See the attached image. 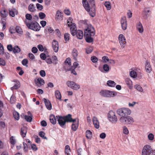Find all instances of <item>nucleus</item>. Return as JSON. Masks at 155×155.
<instances>
[{"instance_id": "obj_21", "label": "nucleus", "mask_w": 155, "mask_h": 155, "mask_svg": "<svg viewBox=\"0 0 155 155\" xmlns=\"http://www.w3.org/2000/svg\"><path fill=\"white\" fill-rule=\"evenodd\" d=\"M137 30L140 33H142L143 32V29L142 24L140 22L137 23L136 25Z\"/></svg>"}, {"instance_id": "obj_26", "label": "nucleus", "mask_w": 155, "mask_h": 155, "mask_svg": "<svg viewBox=\"0 0 155 155\" xmlns=\"http://www.w3.org/2000/svg\"><path fill=\"white\" fill-rule=\"evenodd\" d=\"M92 121L94 126H99V122L96 117L95 116L93 117Z\"/></svg>"}, {"instance_id": "obj_27", "label": "nucleus", "mask_w": 155, "mask_h": 155, "mask_svg": "<svg viewBox=\"0 0 155 155\" xmlns=\"http://www.w3.org/2000/svg\"><path fill=\"white\" fill-rule=\"evenodd\" d=\"M49 119L51 122L53 124H55L56 122V119L55 116L53 115H51L49 117Z\"/></svg>"}, {"instance_id": "obj_32", "label": "nucleus", "mask_w": 155, "mask_h": 155, "mask_svg": "<svg viewBox=\"0 0 155 155\" xmlns=\"http://www.w3.org/2000/svg\"><path fill=\"white\" fill-rule=\"evenodd\" d=\"M55 95L56 98L61 100V95L60 92L58 90H56L55 91Z\"/></svg>"}, {"instance_id": "obj_61", "label": "nucleus", "mask_w": 155, "mask_h": 155, "mask_svg": "<svg viewBox=\"0 0 155 155\" xmlns=\"http://www.w3.org/2000/svg\"><path fill=\"white\" fill-rule=\"evenodd\" d=\"M5 62L2 58H0V65L5 66Z\"/></svg>"}, {"instance_id": "obj_64", "label": "nucleus", "mask_w": 155, "mask_h": 155, "mask_svg": "<svg viewBox=\"0 0 155 155\" xmlns=\"http://www.w3.org/2000/svg\"><path fill=\"white\" fill-rule=\"evenodd\" d=\"M31 148L33 150L35 151H36L38 150L36 145L35 144H32L31 145Z\"/></svg>"}, {"instance_id": "obj_24", "label": "nucleus", "mask_w": 155, "mask_h": 155, "mask_svg": "<svg viewBox=\"0 0 155 155\" xmlns=\"http://www.w3.org/2000/svg\"><path fill=\"white\" fill-rule=\"evenodd\" d=\"M9 13L10 15L12 17L15 16V15H17L18 12L15 9H9Z\"/></svg>"}, {"instance_id": "obj_53", "label": "nucleus", "mask_w": 155, "mask_h": 155, "mask_svg": "<svg viewBox=\"0 0 155 155\" xmlns=\"http://www.w3.org/2000/svg\"><path fill=\"white\" fill-rule=\"evenodd\" d=\"M9 31L11 33H14L15 32V28L13 26L11 27L9 29Z\"/></svg>"}, {"instance_id": "obj_8", "label": "nucleus", "mask_w": 155, "mask_h": 155, "mask_svg": "<svg viewBox=\"0 0 155 155\" xmlns=\"http://www.w3.org/2000/svg\"><path fill=\"white\" fill-rule=\"evenodd\" d=\"M119 120L121 123L124 124H131L134 122L133 118L130 117H120Z\"/></svg>"}, {"instance_id": "obj_60", "label": "nucleus", "mask_w": 155, "mask_h": 155, "mask_svg": "<svg viewBox=\"0 0 155 155\" xmlns=\"http://www.w3.org/2000/svg\"><path fill=\"white\" fill-rule=\"evenodd\" d=\"M40 74L42 77H44L45 76L46 73L44 70H41L40 71Z\"/></svg>"}, {"instance_id": "obj_56", "label": "nucleus", "mask_w": 155, "mask_h": 155, "mask_svg": "<svg viewBox=\"0 0 155 155\" xmlns=\"http://www.w3.org/2000/svg\"><path fill=\"white\" fill-rule=\"evenodd\" d=\"M41 58L43 60H45L46 58V55L44 53H42L40 54Z\"/></svg>"}, {"instance_id": "obj_28", "label": "nucleus", "mask_w": 155, "mask_h": 155, "mask_svg": "<svg viewBox=\"0 0 155 155\" xmlns=\"http://www.w3.org/2000/svg\"><path fill=\"white\" fill-rule=\"evenodd\" d=\"M71 150L70 146L68 145H67L65 147V153L66 155H70V152Z\"/></svg>"}, {"instance_id": "obj_40", "label": "nucleus", "mask_w": 155, "mask_h": 155, "mask_svg": "<svg viewBox=\"0 0 155 155\" xmlns=\"http://www.w3.org/2000/svg\"><path fill=\"white\" fill-rule=\"evenodd\" d=\"M93 49L92 47H87L86 49V52L87 54H90L92 52Z\"/></svg>"}, {"instance_id": "obj_12", "label": "nucleus", "mask_w": 155, "mask_h": 155, "mask_svg": "<svg viewBox=\"0 0 155 155\" xmlns=\"http://www.w3.org/2000/svg\"><path fill=\"white\" fill-rule=\"evenodd\" d=\"M68 25L70 27V30L72 35L73 36L75 35V33L77 31L75 24V23L71 24H68Z\"/></svg>"}, {"instance_id": "obj_15", "label": "nucleus", "mask_w": 155, "mask_h": 155, "mask_svg": "<svg viewBox=\"0 0 155 155\" xmlns=\"http://www.w3.org/2000/svg\"><path fill=\"white\" fill-rule=\"evenodd\" d=\"M35 82L37 86L38 87H41L45 84L44 80L41 78H38L36 80H35Z\"/></svg>"}, {"instance_id": "obj_34", "label": "nucleus", "mask_w": 155, "mask_h": 155, "mask_svg": "<svg viewBox=\"0 0 155 155\" xmlns=\"http://www.w3.org/2000/svg\"><path fill=\"white\" fill-rule=\"evenodd\" d=\"M25 17L26 19L25 21L27 20L29 22V21H30V22L32 21H31L32 16L31 14L27 13L25 15Z\"/></svg>"}, {"instance_id": "obj_63", "label": "nucleus", "mask_w": 155, "mask_h": 155, "mask_svg": "<svg viewBox=\"0 0 155 155\" xmlns=\"http://www.w3.org/2000/svg\"><path fill=\"white\" fill-rule=\"evenodd\" d=\"M65 62V63H67L68 65H71V60L70 58H67Z\"/></svg>"}, {"instance_id": "obj_54", "label": "nucleus", "mask_w": 155, "mask_h": 155, "mask_svg": "<svg viewBox=\"0 0 155 155\" xmlns=\"http://www.w3.org/2000/svg\"><path fill=\"white\" fill-rule=\"evenodd\" d=\"M36 6L37 8L40 11H41L43 8V6L42 5L38 3L36 4Z\"/></svg>"}, {"instance_id": "obj_52", "label": "nucleus", "mask_w": 155, "mask_h": 155, "mask_svg": "<svg viewBox=\"0 0 155 155\" xmlns=\"http://www.w3.org/2000/svg\"><path fill=\"white\" fill-rule=\"evenodd\" d=\"M123 132L124 134L126 135H127L129 133L128 130L126 127H124L123 128Z\"/></svg>"}, {"instance_id": "obj_39", "label": "nucleus", "mask_w": 155, "mask_h": 155, "mask_svg": "<svg viewBox=\"0 0 155 155\" xmlns=\"http://www.w3.org/2000/svg\"><path fill=\"white\" fill-rule=\"evenodd\" d=\"M103 69L106 72H108L110 70L109 66L107 64H104L103 66Z\"/></svg>"}, {"instance_id": "obj_43", "label": "nucleus", "mask_w": 155, "mask_h": 155, "mask_svg": "<svg viewBox=\"0 0 155 155\" xmlns=\"http://www.w3.org/2000/svg\"><path fill=\"white\" fill-rule=\"evenodd\" d=\"M10 143L14 146L16 143V140L13 136H12L10 138Z\"/></svg>"}, {"instance_id": "obj_49", "label": "nucleus", "mask_w": 155, "mask_h": 155, "mask_svg": "<svg viewBox=\"0 0 155 155\" xmlns=\"http://www.w3.org/2000/svg\"><path fill=\"white\" fill-rule=\"evenodd\" d=\"M39 16L40 19H44L46 16L45 14L42 12H40L39 13Z\"/></svg>"}, {"instance_id": "obj_46", "label": "nucleus", "mask_w": 155, "mask_h": 155, "mask_svg": "<svg viewBox=\"0 0 155 155\" xmlns=\"http://www.w3.org/2000/svg\"><path fill=\"white\" fill-rule=\"evenodd\" d=\"M1 15L2 17L3 18H5L7 15V14L6 13V10L4 9L3 11H1Z\"/></svg>"}, {"instance_id": "obj_5", "label": "nucleus", "mask_w": 155, "mask_h": 155, "mask_svg": "<svg viewBox=\"0 0 155 155\" xmlns=\"http://www.w3.org/2000/svg\"><path fill=\"white\" fill-rule=\"evenodd\" d=\"M100 94L102 96L107 97H113L117 95V92L107 90H102Z\"/></svg>"}, {"instance_id": "obj_13", "label": "nucleus", "mask_w": 155, "mask_h": 155, "mask_svg": "<svg viewBox=\"0 0 155 155\" xmlns=\"http://www.w3.org/2000/svg\"><path fill=\"white\" fill-rule=\"evenodd\" d=\"M91 8V9L90 8H89V10L87 11L89 12V13L91 17H93L95 15V5L94 4V5H90Z\"/></svg>"}, {"instance_id": "obj_33", "label": "nucleus", "mask_w": 155, "mask_h": 155, "mask_svg": "<svg viewBox=\"0 0 155 155\" xmlns=\"http://www.w3.org/2000/svg\"><path fill=\"white\" fill-rule=\"evenodd\" d=\"M92 136L91 132L89 130H87L86 132V137L87 139H91Z\"/></svg>"}, {"instance_id": "obj_51", "label": "nucleus", "mask_w": 155, "mask_h": 155, "mask_svg": "<svg viewBox=\"0 0 155 155\" xmlns=\"http://www.w3.org/2000/svg\"><path fill=\"white\" fill-rule=\"evenodd\" d=\"M45 133L42 131H40L39 133V135L40 137L43 139H47L46 137L45 136Z\"/></svg>"}, {"instance_id": "obj_41", "label": "nucleus", "mask_w": 155, "mask_h": 155, "mask_svg": "<svg viewBox=\"0 0 155 155\" xmlns=\"http://www.w3.org/2000/svg\"><path fill=\"white\" fill-rule=\"evenodd\" d=\"M130 74L131 77L133 78H135L137 76V73L134 71H130Z\"/></svg>"}, {"instance_id": "obj_31", "label": "nucleus", "mask_w": 155, "mask_h": 155, "mask_svg": "<svg viewBox=\"0 0 155 155\" xmlns=\"http://www.w3.org/2000/svg\"><path fill=\"white\" fill-rule=\"evenodd\" d=\"M13 52L15 54L18 53L21 51V49L19 46H15L13 47Z\"/></svg>"}, {"instance_id": "obj_45", "label": "nucleus", "mask_w": 155, "mask_h": 155, "mask_svg": "<svg viewBox=\"0 0 155 155\" xmlns=\"http://www.w3.org/2000/svg\"><path fill=\"white\" fill-rule=\"evenodd\" d=\"M104 5L105 6L107 10H109L110 9V4L109 2H106L104 4Z\"/></svg>"}, {"instance_id": "obj_47", "label": "nucleus", "mask_w": 155, "mask_h": 155, "mask_svg": "<svg viewBox=\"0 0 155 155\" xmlns=\"http://www.w3.org/2000/svg\"><path fill=\"white\" fill-rule=\"evenodd\" d=\"M144 16H146V18H147L149 16L150 14V10L147 11L144 10L143 11Z\"/></svg>"}, {"instance_id": "obj_6", "label": "nucleus", "mask_w": 155, "mask_h": 155, "mask_svg": "<svg viewBox=\"0 0 155 155\" xmlns=\"http://www.w3.org/2000/svg\"><path fill=\"white\" fill-rule=\"evenodd\" d=\"M153 150L150 145L147 144L144 146L142 150V155H150Z\"/></svg>"}, {"instance_id": "obj_1", "label": "nucleus", "mask_w": 155, "mask_h": 155, "mask_svg": "<svg viewBox=\"0 0 155 155\" xmlns=\"http://www.w3.org/2000/svg\"><path fill=\"white\" fill-rule=\"evenodd\" d=\"M56 117L58 119V124L60 126H64L68 123H72L71 126H78L79 125V120L73 119L72 115L70 114L63 117L57 116Z\"/></svg>"}, {"instance_id": "obj_20", "label": "nucleus", "mask_w": 155, "mask_h": 155, "mask_svg": "<svg viewBox=\"0 0 155 155\" xmlns=\"http://www.w3.org/2000/svg\"><path fill=\"white\" fill-rule=\"evenodd\" d=\"M77 37L79 39H82L83 37V33L82 31L81 30H78L75 33Z\"/></svg>"}, {"instance_id": "obj_50", "label": "nucleus", "mask_w": 155, "mask_h": 155, "mask_svg": "<svg viewBox=\"0 0 155 155\" xmlns=\"http://www.w3.org/2000/svg\"><path fill=\"white\" fill-rule=\"evenodd\" d=\"M4 54V48L3 45L0 43V54Z\"/></svg>"}, {"instance_id": "obj_38", "label": "nucleus", "mask_w": 155, "mask_h": 155, "mask_svg": "<svg viewBox=\"0 0 155 155\" xmlns=\"http://www.w3.org/2000/svg\"><path fill=\"white\" fill-rule=\"evenodd\" d=\"M15 31L19 34H21L22 33V31L21 28L20 26H17L15 28Z\"/></svg>"}, {"instance_id": "obj_9", "label": "nucleus", "mask_w": 155, "mask_h": 155, "mask_svg": "<svg viewBox=\"0 0 155 155\" xmlns=\"http://www.w3.org/2000/svg\"><path fill=\"white\" fill-rule=\"evenodd\" d=\"M67 84L68 87L74 90H77L80 88L79 85L73 81H68L67 82Z\"/></svg>"}, {"instance_id": "obj_58", "label": "nucleus", "mask_w": 155, "mask_h": 155, "mask_svg": "<svg viewBox=\"0 0 155 155\" xmlns=\"http://www.w3.org/2000/svg\"><path fill=\"white\" fill-rule=\"evenodd\" d=\"M37 47L40 51H44V48L42 45H38Z\"/></svg>"}, {"instance_id": "obj_62", "label": "nucleus", "mask_w": 155, "mask_h": 155, "mask_svg": "<svg viewBox=\"0 0 155 155\" xmlns=\"http://www.w3.org/2000/svg\"><path fill=\"white\" fill-rule=\"evenodd\" d=\"M7 48L9 51H11L13 50V48L12 47V45L10 44L7 45Z\"/></svg>"}, {"instance_id": "obj_19", "label": "nucleus", "mask_w": 155, "mask_h": 155, "mask_svg": "<svg viewBox=\"0 0 155 155\" xmlns=\"http://www.w3.org/2000/svg\"><path fill=\"white\" fill-rule=\"evenodd\" d=\"M27 133V127H23L21 128L20 134L22 137H25Z\"/></svg>"}, {"instance_id": "obj_17", "label": "nucleus", "mask_w": 155, "mask_h": 155, "mask_svg": "<svg viewBox=\"0 0 155 155\" xmlns=\"http://www.w3.org/2000/svg\"><path fill=\"white\" fill-rule=\"evenodd\" d=\"M43 100L45 103L47 108L49 110H51L52 109V105L50 101L45 98H43Z\"/></svg>"}, {"instance_id": "obj_44", "label": "nucleus", "mask_w": 155, "mask_h": 155, "mask_svg": "<svg viewBox=\"0 0 155 155\" xmlns=\"http://www.w3.org/2000/svg\"><path fill=\"white\" fill-rule=\"evenodd\" d=\"M134 87L139 91L142 92L143 91L142 88L140 85L136 84L134 86Z\"/></svg>"}, {"instance_id": "obj_55", "label": "nucleus", "mask_w": 155, "mask_h": 155, "mask_svg": "<svg viewBox=\"0 0 155 155\" xmlns=\"http://www.w3.org/2000/svg\"><path fill=\"white\" fill-rule=\"evenodd\" d=\"M28 60L26 59H23L22 61V64L23 65L26 66V67H28V65H27V64L28 63Z\"/></svg>"}, {"instance_id": "obj_2", "label": "nucleus", "mask_w": 155, "mask_h": 155, "mask_svg": "<svg viewBox=\"0 0 155 155\" xmlns=\"http://www.w3.org/2000/svg\"><path fill=\"white\" fill-rule=\"evenodd\" d=\"M95 34V30L93 26L88 25L84 31V36L86 41L88 43H91L93 41V37Z\"/></svg>"}, {"instance_id": "obj_42", "label": "nucleus", "mask_w": 155, "mask_h": 155, "mask_svg": "<svg viewBox=\"0 0 155 155\" xmlns=\"http://www.w3.org/2000/svg\"><path fill=\"white\" fill-rule=\"evenodd\" d=\"M52 63L54 64H56L58 63V59L56 56H53L52 58Z\"/></svg>"}, {"instance_id": "obj_16", "label": "nucleus", "mask_w": 155, "mask_h": 155, "mask_svg": "<svg viewBox=\"0 0 155 155\" xmlns=\"http://www.w3.org/2000/svg\"><path fill=\"white\" fill-rule=\"evenodd\" d=\"M63 16L62 13L59 10H58L56 12V20H58V21L62 20L63 19Z\"/></svg>"}, {"instance_id": "obj_35", "label": "nucleus", "mask_w": 155, "mask_h": 155, "mask_svg": "<svg viewBox=\"0 0 155 155\" xmlns=\"http://www.w3.org/2000/svg\"><path fill=\"white\" fill-rule=\"evenodd\" d=\"M107 85L109 87H114L116 85V83L113 81L109 80L107 82Z\"/></svg>"}, {"instance_id": "obj_3", "label": "nucleus", "mask_w": 155, "mask_h": 155, "mask_svg": "<svg viewBox=\"0 0 155 155\" xmlns=\"http://www.w3.org/2000/svg\"><path fill=\"white\" fill-rule=\"evenodd\" d=\"M24 22L28 28L34 31H38L41 28V27L39 24L35 21L33 20L29 22L28 21L26 20L24 21Z\"/></svg>"}, {"instance_id": "obj_30", "label": "nucleus", "mask_w": 155, "mask_h": 155, "mask_svg": "<svg viewBox=\"0 0 155 155\" xmlns=\"http://www.w3.org/2000/svg\"><path fill=\"white\" fill-rule=\"evenodd\" d=\"M72 54L74 59L76 60L78 55V51L76 49L74 48L73 50Z\"/></svg>"}, {"instance_id": "obj_7", "label": "nucleus", "mask_w": 155, "mask_h": 155, "mask_svg": "<svg viewBox=\"0 0 155 155\" xmlns=\"http://www.w3.org/2000/svg\"><path fill=\"white\" fill-rule=\"evenodd\" d=\"M107 117L109 120L113 123H115L117 121V118L115 112L110 110L108 114Z\"/></svg>"}, {"instance_id": "obj_18", "label": "nucleus", "mask_w": 155, "mask_h": 155, "mask_svg": "<svg viewBox=\"0 0 155 155\" xmlns=\"http://www.w3.org/2000/svg\"><path fill=\"white\" fill-rule=\"evenodd\" d=\"M145 69L146 71L148 73H150L152 70V68L149 62L146 61L145 65Z\"/></svg>"}, {"instance_id": "obj_14", "label": "nucleus", "mask_w": 155, "mask_h": 155, "mask_svg": "<svg viewBox=\"0 0 155 155\" xmlns=\"http://www.w3.org/2000/svg\"><path fill=\"white\" fill-rule=\"evenodd\" d=\"M52 47L53 50L55 52H58L59 49V45L57 41L53 40L52 43Z\"/></svg>"}, {"instance_id": "obj_37", "label": "nucleus", "mask_w": 155, "mask_h": 155, "mask_svg": "<svg viewBox=\"0 0 155 155\" xmlns=\"http://www.w3.org/2000/svg\"><path fill=\"white\" fill-rule=\"evenodd\" d=\"M70 34L68 33H65L64 35V40L67 42L70 39Z\"/></svg>"}, {"instance_id": "obj_4", "label": "nucleus", "mask_w": 155, "mask_h": 155, "mask_svg": "<svg viewBox=\"0 0 155 155\" xmlns=\"http://www.w3.org/2000/svg\"><path fill=\"white\" fill-rule=\"evenodd\" d=\"M117 113L121 117H125L131 114V111L129 108H122L118 109Z\"/></svg>"}, {"instance_id": "obj_23", "label": "nucleus", "mask_w": 155, "mask_h": 155, "mask_svg": "<svg viewBox=\"0 0 155 155\" xmlns=\"http://www.w3.org/2000/svg\"><path fill=\"white\" fill-rule=\"evenodd\" d=\"M21 117L22 118L24 117L25 119L28 122H31L32 120V117H31V116L25 115L24 114H22L21 115Z\"/></svg>"}, {"instance_id": "obj_36", "label": "nucleus", "mask_w": 155, "mask_h": 155, "mask_svg": "<svg viewBox=\"0 0 155 155\" xmlns=\"http://www.w3.org/2000/svg\"><path fill=\"white\" fill-rule=\"evenodd\" d=\"M13 115L14 118L16 120H18L19 119V114L16 111H14L13 112Z\"/></svg>"}, {"instance_id": "obj_57", "label": "nucleus", "mask_w": 155, "mask_h": 155, "mask_svg": "<svg viewBox=\"0 0 155 155\" xmlns=\"http://www.w3.org/2000/svg\"><path fill=\"white\" fill-rule=\"evenodd\" d=\"M148 137L149 140H152L154 139V135L152 134H150L148 135Z\"/></svg>"}, {"instance_id": "obj_25", "label": "nucleus", "mask_w": 155, "mask_h": 155, "mask_svg": "<svg viewBox=\"0 0 155 155\" xmlns=\"http://www.w3.org/2000/svg\"><path fill=\"white\" fill-rule=\"evenodd\" d=\"M82 4L85 9L86 11L88 10L89 8H90V6L88 4V2L86 1V0H83Z\"/></svg>"}, {"instance_id": "obj_22", "label": "nucleus", "mask_w": 155, "mask_h": 155, "mask_svg": "<svg viewBox=\"0 0 155 155\" xmlns=\"http://www.w3.org/2000/svg\"><path fill=\"white\" fill-rule=\"evenodd\" d=\"M125 83L130 89L132 88V82L131 80L129 78H127L125 79Z\"/></svg>"}, {"instance_id": "obj_11", "label": "nucleus", "mask_w": 155, "mask_h": 155, "mask_svg": "<svg viewBox=\"0 0 155 155\" xmlns=\"http://www.w3.org/2000/svg\"><path fill=\"white\" fill-rule=\"evenodd\" d=\"M120 23L122 29L124 30H126L127 27V21L125 16H123L121 17Z\"/></svg>"}, {"instance_id": "obj_29", "label": "nucleus", "mask_w": 155, "mask_h": 155, "mask_svg": "<svg viewBox=\"0 0 155 155\" xmlns=\"http://www.w3.org/2000/svg\"><path fill=\"white\" fill-rule=\"evenodd\" d=\"M28 10L31 12H34L36 10L34 5L33 4H30L28 7Z\"/></svg>"}, {"instance_id": "obj_48", "label": "nucleus", "mask_w": 155, "mask_h": 155, "mask_svg": "<svg viewBox=\"0 0 155 155\" xmlns=\"http://www.w3.org/2000/svg\"><path fill=\"white\" fill-rule=\"evenodd\" d=\"M91 60L94 63H96L98 61V58L96 56H93L91 57Z\"/></svg>"}, {"instance_id": "obj_59", "label": "nucleus", "mask_w": 155, "mask_h": 155, "mask_svg": "<svg viewBox=\"0 0 155 155\" xmlns=\"http://www.w3.org/2000/svg\"><path fill=\"white\" fill-rule=\"evenodd\" d=\"M55 31L56 32V35L58 37H60L61 35V33L59 30L58 28H57L55 30Z\"/></svg>"}, {"instance_id": "obj_10", "label": "nucleus", "mask_w": 155, "mask_h": 155, "mask_svg": "<svg viewBox=\"0 0 155 155\" xmlns=\"http://www.w3.org/2000/svg\"><path fill=\"white\" fill-rule=\"evenodd\" d=\"M119 42L122 48H124L126 43V39L125 36L122 34H120L118 36Z\"/></svg>"}]
</instances>
